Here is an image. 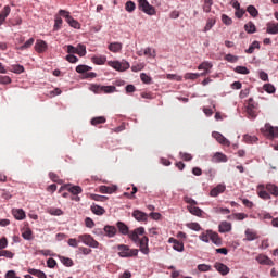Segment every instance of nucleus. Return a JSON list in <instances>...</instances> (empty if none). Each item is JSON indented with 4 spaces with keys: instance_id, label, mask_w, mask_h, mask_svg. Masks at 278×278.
<instances>
[{
    "instance_id": "nucleus-46",
    "label": "nucleus",
    "mask_w": 278,
    "mask_h": 278,
    "mask_svg": "<svg viewBox=\"0 0 278 278\" xmlns=\"http://www.w3.org/2000/svg\"><path fill=\"white\" fill-rule=\"evenodd\" d=\"M198 270L200 273H210V270H212V265L200 264V265H198Z\"/></svg>"
},
{
    "instance_id": "nucleus-6",
    "label": "nucleus",
    "mask_w": 278,
    "mask_h": 278,
    "mask_svg": "<svg viewBox=\"0 0 278 278\" xmlns=\"http://www.w3.org/2000/svg\"><path fill=\"white\" fill-rule=\"evenodd\" d=\"M59 14H60V16H63V18L66 20V23H68L70 27H74V29H79V27H81L79 22H77V20L73 18V16H71V12H68L66 10H60Z\"/></svg>"
},
{
    "instance_id": "nucleus-16",
    "label": "nucleus",
    "mask_w": 278,
    "mask_h": 278,
    "mask_svg": "<svg viewBox=\"0 0 278 278\" xmlns=\"http://www.w3.org/2000/svg\"><path fill=\"white\" fill-rule=\"evenodd\" d=\"M10 5H5L2 11L0 12V27L1 25H3V23H5V20L8 18V16H10Z\"/></svg>"
},
{
    "instance_id": "nucleus-23",
    "label": "nucleus",
    "mask_w": 278,
    "mask_h": 278,
    "mask_svg": "<svg viewBox=\"0 0 278 278\" xmlns=\"http://www.w3.org/2000/svg\"><path fill=\"white\" fill-rule=\"evenodd\" d=\"M13 216L16 220H25V211L23 208L13 210Z\"/></svg>"
},
{
    "instance_id": "nucleus-5",
    "label": "nucleus",
    "mask_w": 278,
    "mask_h": 278,
    "mask_svg": "<svg viewBox=\"0 0 278 278\" xmlns=\"http://www.w3.org/2000/svg\"><path fill=\"white\" fill-rule=\"evenodd\" d=\"M258 110H260V104H257V102H255V100H253V98H250L248 100V104H247V114L251 118H256Z\"/></svg>"
},
{
    "instance_id": "nucleus-12",
    "label": "nucleus",
    "mask_w": 278,
    "mask_h": 278,
    "mask_svg": "<svg viewBox=\"0 0 278 278\" xmlns=\"http://www.w3.org/2000/svg\"><path fill=\"white\" fill-rule=\"evenodd\" d=\"M225 190H227V186H225V184H219L210 191V197H218L219 194H223Z\"/></svg>"
},
{
    "instance_id": "nucleus-13",
    "label": "nucleus",
    "mask_w": 278,
    "mask_h": 278,
    "mask_svg": "<svg viewBox=\"0 0 278 278\" xmlns=\"http://www.w3.org/2000/svg\"><path fill=\"white\" fill-rule=\"evenodd\" d=\"M132 216L139 222V223H146V220L149 219V215L140 210H135L132 212Z\"/></svg>"
},
{
    "instance_id": "nucleus-56",
    "label": "nucleus",
    "mask_w": 278,
    "mask_h": 278,
    "mask_svg": "<svg viewBox=\"0 0 278 278\" xmlns=\"http://www.w3.org/2000/svg\"><path fill=\"white\" fill-rule=\"evenodd\" d=\"M35 42L34 38L28 39L23 46L20 47L21 51H24V49H29Z\"/></svg>"
},
{
    "instance_id": "nucleus-62",
    "label": "nucleus",
    "mask_w": 278,
    "mask_h": 278,
    "mask_svg": "<svg viewBox=\"0 0 278 278\" xmlns=\"http://www.w3.org/2000/svg\"><path fill=\"white\" fill-rule=\"evenodd\" d=\"M222 23H224V25H231V23H233V21L231 20V17L223 14L222 15Z\"/></svg>"
},
{
    "instance_id": "nucleus-11",
    "label": "nucleus",
    "mask_w": 278,
    "mask_h": 278,
    "mask_svg": "<svg viewBox=\"0 0 278 278\" xmlns=\"http://www.w3.org/2000/svg\"><path fill=\"white\" fill-rule=\"evenodd\" d=\"M212 136L215 138V140H217V142H219V144H224V147H229L231 144V142L220 132L214 131Z\"/></svg>"
},
{
    "instance_id": "nucleus-19",
    "label": "nucleus",
    "mask_w": 278,
    "mask_h": 278,
    "mask_svg": "<svg viewBox=\"0 0 278 278\" xmlns=\"http://www.w3.org/2000/svg\"><path fill=\"white\" fill-rule=\"evenodd\" d=\"M219 233H229L231 231V223L229 222H222L218 226Z\"/></svg>"
},
{
    "instance_id": "nucleus-54",
    "label": "nucleus",
    "mask_w": 278,
    "mask_h": 278,
    "mask_svg": "<svg viewBox=\"0 0 278 278\" xmlns=\"http://www.w3.org/2000/svg\"><path fill=\"white\" fill-rule=\"evenodd\" d=\"M187 227L188 229H192V231H201V225L199 223H189Z\"/></svg>"
},
{
    "instance_id": "nucleus-61",
    "label": "nucleus",
    "mask_w": 278,
    "mask_h": 278,
    "mask_svg": "<svg viewBox=\"0 0 278 278\" xmlns=\"http://www.w3.org/2000/svg\"><path fill=\"white\" fill-rule=\"evenodd\" d=\"M140 79L143 84H151L152 81L151 77L144 73L140 74Z\"/></svg>"
},
{
    "instance_id": "nucleus-58",
    "label": "nucleus",
    "mask_w": 278,
    "mask_h": 278,
    "mask_svg": "<svg viewBox=\"0 0 278 278\" xmlns=\"http://www.w3.org/2000/svg\"><path fill=\"white\" fill-rule=\"evenodd\" d=\"M225 60L227 62H230L231 64H236V62H238V56H236L233 54H226Z\"/></svg>"
},
{
    "instance_id": "nucleus-36",
    "label": "nucleus",
    "mask_w": 278,
    "mask_h": 278,
    "mask_svg": "<svg viewBox=\"0 0 278 278\" xmlns=\"http://www.w3.org/2000/svg\"><path fill=\"white\" fill-rule=\"evenodd\" d=\"M78 240H80V242H83L84 244H86L88 247L90 244L91 240H92V236H90V235H80L78 237Z\"/></svg>"
},
{
    "instance_id": "nucleus-17",
    "label": "nucleus",
    "mask_w": 278,
    "mask_h": 278,
    "mask_svg": "<svg viewBox=\"0 0 278 278\" xmlns=\"http://www.w3.org/2000/svg\"><path fill=\"white\" fill-rule=\"evenodd\" d=\"M227 155L220 153V152H217L215 153L213 156H212V160L211 162H213L214 164H218L220 162H227Z\"/></svg>"
},
{
    "instance_id": "nucleus-45",
    "label": "nucleus",
    "mask_w": 278,
    "mask_h": 278,
    "mask_svg": "<svg viewBox=\"0 0 278 278\" xmlns=\"http://www.w3.org/2000/svg\"><path fill=\"white\" fill-rule=\"evenodd\" d=\"M166 79H169L170 81H182L184 77H181L177 74H167Z\"/></svg>"
},
{
    "instance_id": "nucleus-43",
    "label": "nucleus",
    "mask_w": 278,
    "mask_h": 278,
    "mask_svg": "<svg viewBox=\"0 0 278 278\" xmlns=\"http://www.w3.org/2000/svg\"><path fill=\"white\" fill-rule=\"evenodd\" d=\"M235 73H238L239 75H249L250 71L247 66H237Z\"/></svg>"
},
{
    "instance_id": "nucleus-24",
    "label": "nucleus",
    "mask_w": 278,
    "mask_h": 278,
    "mask_svg": "<svg viewBox=\"0 0 278 278\" xmlns=\"http://www.w3.org/2000/svg\"><path fill=\"white\" fill-rule=\"evenodd\" d=\"M11 73H15L16 75H21V73H25V67L21 64L11 65L9 68Z\"/></svg>"
},
{
    "instance_id": "nucleus-44",
    "label": "nucleus",
    "mask_w": 278,
    "mask_h": 278,
    "mask_svg": "<svg viewBox=\"0 0 278 278\" xmlns=\"http://www.w3.org/2000/svg\"><path fill=\"white\" fill-rule=\"evenodd\" d=\"M210 68H212V63L205 61V62H202L199 66H198V71H208L210 72Z\"/></svg>"
},
{
    "instance_id": "nucleus-41",
    "label": "nucleus",
    "mask_w": 278,
    "mask_h": 278,
    "mask_svg": "<svg viewBox=\"0 0 278 278\" xmlns=\"http://www.w3.org/2000/svg\"><path fill=\"white\" fill-rule=\"evenodd\" d=\"M0 257H7L8 260L14 258V253L10 250H0Z\"/></svg>"
},
{
    "instance_id": "nucleus-35",
    "label": "nucleus",
    "mask_w": 278,
    "mask_h": 278,
    "mask_svg": "<svg viewBox=\"0 0 278 278\" xmlns=\"http://www.w3.org/2000/svg\"><path fill=\"white\" fill-rule=\"evenodd\" d=\"M116 92V86H102V94H112Z\"/></svg>"
},
{
    "instance_id": "nucleus-64",
    "label": "nucleus",
    "mask_w": 278,
    "mask_h": 278,
    "mask_svg": "<svg viewBox=\"0 0 278 278\" xmlns=\"http://www.w3.org/2000/svg\"><path fill=\"white\" fill-rule=\"evenodd\" d=\"M31 229H26L23 233L22 237L24 238V240H29L31 238Z\"/></svg>"
},
{
    "instance_id": "nucleus-18",
    "label": "nucleus",
    "mask_w": 278,
    "mask_h": 278,
    "mask_svg": "<svg viewBox=\"0 0 278 278\" xmlns=\"http://www.w3.org/2000/svg\"><path fill=\"white\" fill-rule=\"evenodd\" d=\"M214 268H216V270L223 276L229 275V268L223 263H215Z\"/></svg>"
},
{
    "instance_id": "nucleus-51",
    "label": "nucleus",
    "mask_w": 278,
    "mask_h": 278,
    "mask_svg": "<svg viewBox=\"0 0 278 278\" xmlns=\"http://www.w3.org/2000/svg\"><path fill=\"white\" fill-rule=\"evenodd\" d=\"M201 75L199 73H186L185 79H191V81H194V79H199Z\"/></svg>"
},
{
    "instance_id": "nucleus-3",
    "label": "nucleus",
    "mask_w": 278,
    "mask_h": 278,
    "mask_svg": "<svg viewBox=\"0 0 278 278\" xmlns=\"http://www.w3.org/2000/svg\"><path fill=\"white\" fill-rule=\"evenodd\" d=\"M119 257H138L139 250L130 249L129 245L119 244L117 245Z\"/></svg>"
},
{
    "instance_id": "nucleus-37",
    "label": "nucleus",
    "mask_w": 278,
    "mask_h": 278,
    "mask_svg": "<svg viewBox=\"0 0 278 278\" xmlns=\"http://www.w3.org/2000/svg\"><path fill=\"white\" fill-rule=\"evenodd\" d=\"M189 212L190 214H193V216H202L203 215V211L198 207V206H189Z\"/></svg>"
},
{
    "instance_id": "nucleus-34",
    "label": "nucleus",
    "mask_w": 278,
    "mask_h": 278,
    "mask_svg": "<svg viewBox=\"0 0 278 278\" xmlns=\"http://www.w3.org/2000/svg\"><path fill=\"white\" fill-rule=\"evenodd\" d=\"M212 5H214V1L213 0H204V4H203V12H206V14H208V12H212Z\"/></svg>"
},
{
    "instance_id": "nucleus-40",
    "label": "nucleus",
    "mask_w": 278,
    "mask_h": 278,
    "mask_svg": "<svg viewBox=\"0 0 278 278\" xmlns=\"http://www.w3.org/2000/svg\"><path fill=\"white\" fill-rule=\"evenodd\" d=\"M60 262L62 263L63 266H67L68 268L74 265L73 258H68L65 256H60Z\"/></svg>"
},
{
    "instance_id": "nucleus-8",
    "label": "nucleus",
    "mask_w": 278,
    "mask_h": 278,
    "mask_svg": "<svg viewBox=\"0 0 278 278\" xmlns=\"http://www.w3.org/2000/svg\"><path fill=\"white\" fill-rule=\"evenodd\" d=\"M108 66H111V68H114V71H119V73L128 71L130 67L129 62L127 61H109Z\"/></svg>"
},
{
    "instance_id": "nucleus-57",
    "label": "nucleus",
    "mask_w": 278,
    "mask_h": 278,
    "mask_svg": "<svg viewBox=\"0 0 278 278\" xmlns=\"http://www.w3.org/2000/svg\"><path fill=\"white\" fill-rule=\"evenodd\" d=\"M179 155H180V159L184 160L185 162L192 161V154L190 153L180 152Z\"/></svg>"
},
{
    "instance_id": "nucleus-14",
    "label": "nucleus",
    "mask_w": 278,
    "mask_h": 278,
    "mask_svg": "<svg viewBox=\"0 0 278 278\" xmlns=\"http://www.w3.org/2000/svg\"><path fill=\"white\" fill-rule=\"evenodd\" d=\"M49 49V46L46 43L45 40L38 39L35 43V51L37 53H45Z\"/></svg>"
},
{
    "instance_id": "nucleus-48",
    "label": "nucleus",
    "mask_w": 278,
    "mask_h": 278,
    "mask_svg": "<svg viewBox=\"0 0 278 278\" xmlns=\"http://www.w3.org/2000/svg\"><path fill=\"white\" fill-rule=\"evenodd\" d=\"M68 191L74 194L75 197H77V194H81L83 190L81 187L79 186H73L68 189Z\"/></svg>"
},
{
    "instance_id": "nucleus-52",
    "label": "nucleus",
    "mask_w": 278,
    "mask_h": 278,
    "mask_svg": "<svg viewBox=\"0 0 278 278\" xmlns=\"http://www.w3.org/2000/svg\"><path fill=\"white\" fill-rule=\"evenodd\" d=\"M126 12H134L136 10V3L134 1H127L125 4Z\"/></svg>"
},
{
    "instance_id": "nucleus-26",
    "label": "nucleus",
    "mask_w": 278,
    "mask_h": 278,
    "mask_svg": "<svg viewBox=\"0 0 278 278\" xmlns=\"http://www.w3.org/2000/svg\"><path fill=\"white\" fill-rule=\"evenodd\" d=\"M123 49V43L121 42H113L109 45V51H112V53H118Z\"/></svg>"
},
{
    "instance_id": "nucleus-53",
    "label": "nucleus",
    "mask_w": 278,
    "mask_h": 278,
    "mask_svg": "<svg viewBox=\"0 0 278 278\" xmlns=\"http://www.w3.org/2000/svg\"><path fill=\"white\" fill-rule=\"evenodd\" d=\"M263 89L265 90V92H267L268 94H275V86L270 85V84H265Z\"/></svg>"
},
{
    "instance_id": "nucleus-4",
    "label": "nucleus",
    "mask_w": 278,
    "mask_h": 278,
    "mask_svg": "<svg viewBox=\"0 0 278 278\" xmlns=\"http://www.w3.org/2000/svg\"><path fill=\"white\" fill-rule=\"evenodd\" d=\"M138 8L148 16H155L156 14L155 7L151 5L147 0H138Z\"/></svg>"
},
{
    "instance_id": "nucleus-27",
    "label": "nucleus",
    "mask_w": 278,
    "mask_h": 278,
    "mask_svg": "<svg viewBox=\"0 0 278 278\" xmlns=\"http://www.w3.org/2000/svg\"><path fill=\"white\" fill-rule=\"evenodd\" d=\"M106 118L105 116H98V117H93L91 119V125H93V127H97V125H103L106 123Z\"/></svg>"
},
{
    "instance_id": "nucleus-49",
    "label": "nucleus",
    "mask_w": 278,
    "mask_h": 278,
    "mask_svg": "<svg viewBox=\"0 0 278 278\" xmlns=\"http://www.w3.org/2000/svg\"><path fill=\"white\" fill-rule=\"evenodd\" d=\"M214 25H216V20L208 18L206 22V25L204 27V31H210V29H212V27H214Z\"/></svg>"
},
{
    "instance_id": "nucleus-9",
    "label": "nucleus",
    "mask_w": 278,
    "mask_h": 278,
    "mask_svg": "<svg viewBox=\"0 0 278 278\" xmlns=\"http://www.w3.org/2000/svg\"><path fill=\"white\" fill-rule=\"evenodd\" d=\"M263 131L267 138H278V127H274L270 124H265Z\"/></svg>"
},
{
    "instance_id": "nucleus-10",
    "label": "nucleus",
    "mask_w": 278,
    "mask_h": 278,
    "mask_svg": "<svg viewBox=\"0 0 278 278\" xmlns=\"http://www.w3.org/2000/svg\"><path fill=\"white\" fill-rule=\"evenodd\" d=\"M169 244H173L174 251H178V253H184V242L170 237L168 239Z\"/></svg>"
},
{
    "instance_id": "nucleus-1",
    "label": "nucleus",
    "mask_w": 278,
    "mask_h": 278,
    "mask_svg": "<svg viewBox=\"0 0 278 278\" xmlns=\"http://www.w3.org/2000/svg\"><path fill=\"white\" fill-rule=\"evenodd\" d=\"M116 226L122 236H128L135 244H138L139 251L143 255H149V237L144 236V227H138L129 231V227L123 222H117Z\"/></svg>"
},
{
    "instance_id": "nucleus-31",
    "label": "nucleus",
    "mask_w": 278,
    "mask_h": 278,
    "mask_svg": "<svg viewBox=\"0 0 278 278\" xmlns=\"http://www.w3.org/2000/svg\"><path fill=\"white\" fill-rule=\"evenodd\" d=\"M100 192L102 194H113V192H116V187L101 186Z\"/></svg>"
},
{
    "instance_id": "nucleus-30",
    "label": "nucleus",
    "mask_w": 278,
    "mask_h": 278,
    "mask_svg": "<svg viewBox=\"0 0 278 278\" xmlns=\"http://www.w3.org/2000/svg\"><path fill=\"white\" fill-rule=\"evenodd\" d=\"M91 212H93L97 216H103V214H105V208L97 204H93L91 206Z\"/></svg>"
},
{
    "instance_id": "nucleus-63",
    "label": "nucleus",
    "mask_w": 278,
    "mask_h": 278,
    "mask_svg": "<svg viewBox=\"0 0 278 278\" xmlns=\"http://www.w3.org/2000/svg\"><path fill=\"white\" fill-rule=\"evenodd\" d=\"M85 225L88 227V229H92V227H94V220H92L90 217H86Z\"/></svg>"
},
{
    "instance_id": "nucleus-55",
    "label": "nucleus",
    "mask_w": 278,
    "mask_h": 278,
    "mask_svg": "<svg viewBox=\"0 0 278 278\" xmlns=\"http://www.w3.org/2000/svg\"><path fill=\"white\" fill-rule=\"evenodd\" d=\"M143 70H144V63H137V64L131 66L132 73H138V72L143 71Z\"/></svg>"
},
{
    "instance_id": "nucleus-2",
    "label": "nucleus",
    "mask_w": 278,
    "mask_h": 278,
    "mask_svg": "<svg viewBox=\"0 0 278 278\" xmlns=\"http://www.w3.org/2000/svg\"><path fill=\"white\" fill-rule=\"evenodd\" d=\"M278 197V187L275 184H266L257 186V195L263 201H270L271 197Z\"/></svg>"
},
{
    "instance_id": "nucleus-39",
    "label": "nucleus",
    "mask_w": 278,
    "mask_h": 278,
    "mask_svg": "<svg viewBox=\"0 0 278 278\" xmlns=\"http://www.w3.org/2000/svg\"><path fill=\"white\" fill-rule=\"evenodd\" d=\"M90 90L94 94H103V85H91Z\"/></svg>"
},
{
    "instance_id": "nucleus-28",
    "label": "nucleus",
    "mask_w": 278,
    "mask_h": 278,
    "mask_svg": "<svg viewBox=\"0 0 278 278\" xmlns=\"http://www.w3.org/2000/svg\"><path fill=\"white\" fill-rule=\"evenodd\" d=\"M62 15H55V18H54V26H53V30L54 31H59V29H62Z\"/></svg>"
},
{
    "instance_id": "nucleus-7",
    "label": "nucleus",
    "mask_w": 278,
    "mask_h": 278,
    "mask_svg": "<svg viewBox=\"0 0 278 278\" xmlns=\"http://www.w3.org/2000/svg\"><path fill=\"white\" fill-rule=\"evenodd\" d=\"M92 67L88 65H78L76 66V73H79L80 75H84L85 79H94L97 77V73L89 72Z\"/></svg>"
},
{
    "instance_id": "nucleus-50",
    "label": "nucleus",
    "mask_w": 278,
    "mask_h": 278,
    "mask_svg": "<svg viewBox=\"0 0 278 278\" xmlns=\"http://www.w3.org/2000/svg\"><path fill=\"white\" fill-rule=\"evenodd\" d=\"M247 12H249V14L253 16V18H256L257 14H260L257 9L253 5H249Z\"/></svg>"
},
{
    "instance_id": "nucleus-42",
    "label": "nucleus",
    "mask_w": 278,
    "mask_h": 278,
    "mask_svg": "<svg viewBox=\"0 0 278 278\" xmlns=\"http://www.w3.org/2000/svg\"><path fill=\"white\" fill-rule=\"evenodd\" d=\"M76 54L79 55L80 58H84V55H86V46L79 43L76 47Z\"/></svg>"
},
{
    "instance_id": "nucleus-33",
    "label": "nucleus",
    "mask_w": 278,
    "mask_h": 278,
    "mask_svg": "<svg viewBox=\"0 0 278 278\" xmlns=\"http://www.w3.org/2000/svg\"><path fill=\"white\" fill-rule=\"evenodd\" d=\"M244 29L247 34H255L257 31V28L255 27V24L253 22H249L244 25Z\"/></svg>"
},
{
    "instance_id": "nucleus-47",
    "label": "nucleus",
    "mask_w": 278,
    "mask_h": 278,
    "mask_svg": "<svg viewBox=\"0 0 278 278\" xmlns=\"http://www.w3.org/2000/svg\"><path fill=\"white\" fill-rule=\"evenodd\" d=\"M255 49H260V41H254L249 49L245 50V53H253L255 51Z\"/></svg>"
},
{
    "instance_id": "nucleus-21",
    "label": "nucleus",
    "mask_w": 278,
    "mask_h": 278,
    "mask_svg": "<svg viewBox=\"0 0 278 278\" xmlns=\"http://www.w3.org/2000/svg\"><path fill=\"white\" fill-rule=\"evenodd\" d=\"M256 261L258 262V264H265L266 266H270L273 264V261L270 258H268V256H266L264 254H260L256 257Z\"/></svg>"
},
{
    "instance_id": "nucleus-29",
    "label": "nucleus",
    "mask_w": 278,
    "mask_h": 278,
    "mask_svg": "<svg viewBox=\"0 0 278 278\" xmlns=\"http://www.w3.org/2000/svg\"><path fill=\"white\" fill-rule=\"evenodd\" d=\"M245 240H248L249 242H251L253 240H257V233L251 229H247L245 230Z\"/></svg>"
},
{
    "instance_id": "nucleus-59",
    "label": "nucleus",
    "mask_w": 278,
    "mask_h": 278,
    "mask_svg": "<svg viewBox=\"0 0 278 278\" xmlns=\"http://www.w3.org/2000/svg\"><path fill=\"white\" fill-rule=\"evenodd\" d=\"M66 60L70 62V64H77V62H79V59L74 54L66 55Z\"/></svg>"
},
{
    "instance_id": "nucleus-32",
    "label": "nucleus",
    "mask_w": 278,
    "mask_h": 278,
    "mask_svg": "<svg viewBox=\"0 0 278 278\" xmlns=\"http://www.w3.org/2000/svg\"><path fill=\"white\" fill-rule=\"evenodd\" d=\"M211 236H212V230H206V231L202 232V233L199 236V239H200L202 242L208 243L210 240H211Z\"/></svg>"
},
{
    "instance_id": "nucleus-38",
    "label": "nucleus",
    "mask_w": 278,
    "mask_h": 278,
    "mask_svg": "<svg viewBox=\"0 0 278 278\" xmlns=\"http://www.w3.org/2000/svg\"><path fill=\"white\" fill-rule=\"evenodd\" d=\"M92 62H93V64H98L99 66H101V65L105 64V62H108V58H105V56H93Z\"/></svg>"
},
{
    "instance_id": "nucleus-15",
    "label": "nucleus",
    "mask_w": 278,
    "mask_h": 278,
    "mask_svg": "<svg viewBox=\"0 0 278 278\" xmlns=\"http://www.w3.org/2000/svg\"><path fill=\"white\" fill-rule=\"evenodd\" d=\"M210 240L216 247H223V238H220L218 232H214L213 230H211V239Z\"/></svg>"
},
{
    "instance_id": "nucleus-25",
    "label": "nucleus",
    "mask_w": 278,
    "mask_h": 278,
    "mask_svg": "<svg viewBox=\"0 0 278 278\" xmlns=\"http://www.w3.org/2000/svg\"><path fill=\"white\" fill-rule=\"evenodd\" d=\"M28 273H29V275H33L34 277L47 278V274H45V271H42L40 269L29 268Z\"/></svg>"
},
{
    "instance_id": "nucleus-22",
    "label": "nucleus",
    "mask_w": 278,
    "mask_h": 278,
    "mask_svg": "<svg viewBox=\"0 0 278 278\" xmlns=\"http://www.w3.org/2000/svg\"><path fill=\"white\" fill-rule=\"evenodd\" d=\"M266 33L271 34V35H277L278 34V23H268Z\"/></svg>"
},
{
    "instance_id": "nucleus-60",
    "label": "nucleus",
    "mask_w": 278,
    "mask_h": 278,
    "mask_svg": "<svg viewBox=\"0 0 278 278\" xmlns=\"http://www.w3.org/2000/svg\"><path fill=\"white\" fill-rule=\"evenodd\" d=\"M143 55H148V58H155V50L148 47L144 49Z\"/></svg>"
},
{
    "instance_id": "nucleus-20",
    "label": "nucleus",
    "mask_w": 278,
    "mask_h": 278,
    "mask_svg": "<svg viewBox=\"0 0 278 278\" xmlns=\"http://www.w3.org/2000/svg\"><path fill=\"white\" fill-rule=\"evenodd\" d=\"M103 231L106 233L108 238H114L118 230L114 226L106 225L104 226Z\"/></svg>"
}]
</instances>
